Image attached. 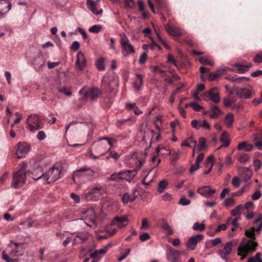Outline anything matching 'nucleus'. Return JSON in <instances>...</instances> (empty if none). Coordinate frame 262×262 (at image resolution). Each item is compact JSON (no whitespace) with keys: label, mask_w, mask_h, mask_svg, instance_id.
I'll return each mask as SVG.
<instances>
[{"label":"nucleus","mask_w":262,"mask_h":262,"mask_svg":"<svg viewBox=\"0 0 262 262\" xmlns=\"http://www.w3.org/2000/svg\"><path fill=\"white\" fill-rule=\"evenodd\" d=\"M62 166L58 163H56L45 173L43 172V170L40 167H38L35 172H37L38 174L32 177V179L34 180H38L40 179H43L47 181L48 183L54 182L60 179L62 175Z\"/></svg>","instance_id":"1"},{"label":"nucleus","mask_w":262,"mask_h":262,"mask_svg":"<svg viewBox=\"0 0 262 262\" xmlns=\"http://www.w3.org/2000/svg\"><path fill=\"white\" fill-rule=\"evenodd\" d=\"M101 138H99L94 142L89 149V153L91 158L96 159L104 156L111 148H107V144L102 142Z\"/></svg>","instance_id":"2"},{"label":"nucleus","mask_w":262,"mask_h":262,"mask_svg":"<svg viewBox=\"0 0 262 262\" xmlns=\"http://www.w3.org/2000/svg\"><path fill=\"white\" fill-rule=\"evenodd\" d=\"M27 165L23 163L21 167L13 174L12 186L14 188H18L22 186L25 183L26 176Z\"/></svg>","instance_id":"3"},{"label":"nucleus","mask_w":262,"mask_h":262,"mask_svg":"<svg viewBox=\"0 0 262 262\" xmlns=\"http://www.w3.org/2000/svg\"><path fill=\"white\" fill-rule=\"evenodd\" d=\"M257 246V243L252 240L245 239L240 244L238 248V255L242 256V259L245 258L249 252H253L255 251V248Z\"/></svg>","instance_id":"4"},{"label":"nucleus","mask_w":262,"mask_h":262,"mask_svg":"<svg viewBox=\"0 0 262 262\" xmlns=\"http://www.w3.org/2000/svg\"><path fill=\"white\" fill-rule=\"evenodd\" d=\"M26 128L31 132L39 130L43 127L44 125L41 123V118L37 114H30L28 116L26 121Z\"/></svg>","instance_id":"5"},{"label":"nucleus","mask_w":262,"mask_h":262,"mask_svg":"<svg viewBox=\"0 0 262 262\" xmlns=\"http://www.w3.org/2000/svg\"><path fill=\"white\" fill-rule=\"evenodd\" d=\"M120 42L122 47V54L124 56H127L131 54L134 53L135 50L126 34L122 33L120 35Z\"/></svg>","instance_id":"6"},{"label":"nucleus","mask_w":262,"mask_h":262,"mask_svg":"<svg viewBox=\"0 0 262 262\" xmlns=\"http://www.w3.org/2000/svg\"><path fill=\"white\" fill-rule=\"evenodd\" d=\"M79 93L86 99L90 98L94 100L100 96L101 92L98 88H83L79 91Z\"/></svg>","instance_id":"7"},{"label":"nucleus","mask_w":262,"mask_h":262,"mask_svg":"<svg viewBox=\"0 0 262 262\" xmlns=\"http://www.w3.org/2000/svg\"><path fill=\"white\" fill-rule=\"evenodd\" d=\"M103 192L102 187H93L88 192L84 193L81 197L86 201H95L103 194Z\"/></svg>","instance_id":"8"},{"label":"nucleus","mask_w":262,"mask_h":262,"mask_svg":"<svg viewBox=\"0 0 262 262\" xmlns=\"http://www.w3.org/2000/svg\"><path fill=\"white\" fill-rule=\"evenodd\" d=\"M203 96L205 100H207L206 98H209V99L214 103H218L221 101L218 89L215 87L211 89L208 92H204Z\"/></svg>","instance_id":"9"},{"label":"nucleus","mask_w":262,"mask_h":262,"mask_svg":"<svg viewBox=\"0 0 262 262\" xmlns=\"http://www.w3.org/2000/svg\"><path fill=\"white\" fill-rule=\"evenodd\" d=\"M24 244L15 243L11 241L8 245L10 249L9 254L11 256L23 255Z\"/></svg>","instance_id":"10"},{"label":"nucleus","mask_w":262,"mask_h":262,"mask_svg":"<svg viewBox=\"0 0 262 262\" xmlns=\"http://www.w3.org/2000/svg\"><path fill=\"white\" fill-rule=\"evenodd\" d=\"M233 249V243L232 241L226 242L223 249H221L217 251V254L220 257L225 260H228V256L231 253Z\"/></svg>","instance_id":"11"},{"label":"nucleus","mask_w":262,"mask_h":262,"mask_svg":"<svg viewBox=\"0 0 262 262\" xmlns=\"http://www.w3.org/2000/svg\"><path fill=\"white\" fill-rule=\"evenodd\" d=\"M140 165L136 168L133 170H127L126 171H121V176L119 177V179L125 180L130 182L136 176L137 171L140 169L141 162L139 161Z\"/></svg>","instance_id":"12"},{"label":"nucleus","mask_w":262,"mask_h":262,"mask_svg":"<svg viewBox=\"0 0 262 262\" xmlns=\"http://www.w3.org/2000/svg\"><path fill=\"white\" fill-rule=\"evenodd\" d=\"M236 94L239 99H248L255 95V92L252 89L250 90L243 88L237 89Z\"/></svg>","instance_id":"13"},{"label":"nucleus","mask_w":262,"mask_h":262,"mask_svg":"<svg viewBox=\"0 0 262 262\" xmlns=\"http://www.w3.org/2000/svg\"><path fill=\"white\" fill-rule=\"evenodd\" d=\"M203 237L204 235L202 234H198L190 237L186 244L187 248L190 250H193L198 243L203 239Z\"/></svg>","instance_id":"14"},{"label":"nucleus","mask_w":262,"mask_h":262,"mask_svg":"<svg viewBox=\"0 0 262 262\" xmlns=\"http://www.w3.org/2000/svg\"><path fill=\"white\" fill-rule=\"evenodd\" d=\"M169 250L167 254V260L171 262H180L179 259L181 256V253L179 251L174 250L170 247H168Z\"/></svg>","instance_id":"15"},{"label":"nucleus","mask_w":262,"mask_h":262,"mask_svg":"<svg viewBox=\"0 0 262 262\" xmlns=\"http://www.w3.org/2000/svg\"><path fill=\"white\" fill-rule=\"evenodd\" d=\"M76 68L79 70H83L86 66V60L83 53L80 51L76 56V60L75 62Z\"/></svg>","instance_id":"16"},{"label":"nucleus","mask_w":262,"mask_h":262,"mask_svg":"<svg viewBox=\"0 0 262 262\" xmlns=\"http://www.w3.org/2000/svg\"><path fill=\"white\" fill-rule=\"evenodd\" d=\"M197 191L204 197L210 198L216 192V189H212L209 186H203L199 187Z\"/></svg>","instance_id":"17"},{"label":"nucleus","mask_w":262,"mask_h":262,"mask_svg":"<svg viewBox=\"0 0 262 262\" xmlns=\"http://www.w3.org/2000/svg\"><path fill=\"white\" fill-rule=\"evenodd\" d=\"M30 150L29 145L26 143H18L16 155L18 158L24 157Z\"/></svg>","instance_id":"18"},{"label":"nucleus","mask_w":262,"mask_h":262,"mask_svg":"<svg viewBox=\"0 0 262 262\" xmlns=\"http://www.w3.org/2000/svg\"><path fill=\"white\" fill-rule=\"evenodd\" d=\"M128 224V220L126 216H116L112 221L113 225L117 226L120 228L126 226Z\"/></svg>","instance_id":"19"},{"label":"nucleus","mask_w":262,"mask_h":262,"mask_svg":"<svg viewBox=\"0 0 262 262\" xmlns=\"http://www.w3.org/2000/svg\"><path fill=\"white\" fill-rule=\"evenodd\" d=\"M165 28L166 32L170 35L180 36L183 35V32L180 28L174 27L169 23L165 26Z\"/></svg>","instance_id":"20"},{"label":"nucleus","mask_w":262,"mask_h":262,"mask_svg":"<svg viewBox=\"0 0 262 262\" xmlns=\"http://www.w3.org/2000/svg\"><path fill=\"white\" fill-rule=\"evenodd\" d=\"M87 6L89 10H90L94 14L99 15L102 12V10L100 9L99 10H97V3L93 0H87Z\"/></svg>","instance_id":"21"},{"label":"nucleus","mask_w":262,"mask_h":262,"mask_svg":"<svg viewBox=\"0 0 262 262\" xmlns=\"http://www.w3.org/2000/svg\"><path fill=\"white\" fill-rule=\"evenodd\" d=\"M160 222L161 228L164 231V232L168 235H172L173 231L167 221L165 219H162L161 220Z\"/></svg>","instance_id":"22"},{"label":"nucleus","mask_w":262,"mask_h":262,"mask_svg":"<svg viewBox=\"0 0 262 262\" xmlns=\"http://www.w3.org/2000/svg\"><path fill=\"white\" fill-rule=\"evenodd\" d=\"M220 140L222 142V144L217 148V149H220L222 147H228L229 145V134L227 132H224L220 138Z\"/></svg>","instance_id":"23"},{"label":"nucleus","mask_w":262,"mask_h":262,"mask_svg":"<svg viewBox=\"0 0 262 262\" xmlns=\"http://www.w3.org/2000/svg\"><path fill=\"white\" fill-rule=\"evenodd\" d=\"M210 108L211 113L210 114L209 116L212 119H216L222 114V112L217 106L211 105Z\"/></svg>","instance_id":"24"},{"label":"nucleus","mask_w":262,"mask_h":262,"mask_svg":"<svg viewBox=\"0 0 262 262\" xmlns=\"http://www.w3.org/2000/svg\"><path fill=\"white\" fill-rule=\"evenodd\" d=\"M253 145L246 141L242 142V143L238 144L237 146V150H244L245 151H250L253 149Z\"/></svg>","instance_id":"25"},{"label":"nucleus","mask_w":262,"mask_h":262,"mask_svg":"<svg viewBox=\"0 0 262 262\" xmlns=\"http://www.w3.org/2000/svg\"><path fill=\"white\" fill-rule=\"evenodd\" d=\"M233 66L237 68V71L239 73H244L247 72L249 69L252 67V64L249 63L244 65L241 63H235Z\"/></svg>","instance_id":"26"},{"label":"nucleus","mask_w":262,"mask_h":262,"mask_svg":"<svg viewBox=\"0 0 262 262\" xmlns=\"http://www.w3.org/2000/svg\"><path fill=\"white\" fill-rule=\"evenodd\" d=\"M234 121V115L232 113H228L224 118V123L227 127H231Z\"/></svg>","instance_id":"27"},{"label":"nucleus","mask_w":262,"mask_h":262,"mask_svg":"<svg viewBox=\"0 0 262 262\" xmlns=\"http://www.w3.org/2000/svg\"><path fill=\"white\" fill-rule=\"evenodd\" d=\"M106 248L96 250L90 254V257L92 259H99L106 253Z\"/></svg>","instance_id":"28"},{"label":"nucleus","mask_w":262,"mask_h":262,"mask_svg":"<svg viewBox=\"0 0 262 262\" xmlns=\"http://www.w3.org/2000/svg\"><path fill=\"white\" fill-rule=\"evenodd\" d=\"M89 235V233L85 231L79 232L76 233V239L80 243H83L88 239Z\"/></svg>","instance_id":"29"},{"label":"nucleus","mask_w":262,"mask_h":262,"mask_svg":"<svg viewBox=\"0 0 262 262\" xmlns=\"http://www.w3.org/2000/svg\"><path fill=\"white\" fill-rule=\"evenodd\" d=\"M143 84V77L141 74H136V79L134 82V88L137 90H140Z\"/></svg>","instance_id":"30"},{"label":"nucleus","mask_w":262,"mask_h":262,"mask_svg":"<svg viewBox=\"0 0 262 262\" xmlns=\"http://www.w3.org/2000/svg\"><path fill=\"white\" fill-rule=\"evenodd\" d=\"M83 213L86 214V219H89V220L93 224H95L96 223V215L95 214V211L93 209H91L86 210Z\"/></svg>","instance_id":"31"},{"label":"nucleus","mask_w":262,"mask_h":262,"mask_svg":"<svg viewBox=\"0 0 262 262\" xmlns=\"http://www.w3.org/2000/svg\"><path fill=\"white\" fill-rule=\"evenodd\" d=\"M33 63L35 66L41 67L45 64V60L42 55H37L34 59Z\"/></svg>","instance_id":"32"},{"label":"nucleus","mask_w":262,"mask_h":262,"mask_svg":"<svg viewBox=\"0 0 262 262\" xmlns=\"http://www.w3.org/2000/svg\"><path fill=\"white\" fill-rule=\"evenodd\" d=\"M135 199L136 196L134 194L133 195H130L127 192L124 193L122 197V201L125 204H127L129 202H133Z\"/></svg>","instance_id":"33"},{"label":"nucleus","mask_w":262,"mask_h":262,"mask_svg":"<svg viewBox=\"0 0 262 262\" xmlns=\"http://www.w3.org/2000/svg\"><path fill=\"white\" fill-rule=\"evenodd\" d=\"M226 224L228 226L230 224L232 225L233 227L231 229L232 231L235 230L238 228L239 226V224L238 223V218L237 217L233 220H232L231 218H229L227 221Z\"/></svg>","instance_id":"34"},{"label":"nucleus","mask_w":262,"mask_h":262,"mask_svg":"<svg viewBox=\"0 0 262 262\" xmlns=\"http://www.w3.org/2000/svg\"><path fill=\"white\" fill-rule=\"evenodd\" d=\"M192 229L194 231H203L205 229V224L204 222L201 223L195 222L192 226Z\"/></svg>","instance_id":"35"},{"label":"nucleus","mask_w":262,"mask_h":262,"mask_svg":"<svg viewBox=\"0 0 262 262\" xmlns=\"http://www.w3.org/2000/svg\"><path fill=\"white\" fill-rule=\"evenodd\" d=\"M118 86V81L117 80H113L109 82L108 84V90L111 92H114Z\"/></svg>","instance_id":"36"},{"label":"nucleus","mask_w":262,"mask_h":262,"mask_svg":"<svg viewBox=\"0 0 262 262\" xmlns=\"http://www.w3.org/2000/svg\"><path fill=\"white\" fill-rule=\"evenodd\" d=\"M235 204V200L232 198L225 199L223 205L227 208L233 207Z\"/></svg>","instance_id":"37"},{"label":"nucleus","mask_w":262,"mask_h":262,"mask_svg":"<svg viewBox=\"0 0 262 262\" xmlns=\"http://www.w3.org/2000/svg\"><path fill=\"white\" fill-rule=\"evenodd\" d=\"M168 182L166 180H163L159 182L158 187V191L161 193L163 192L164 190L167 187L168 185Z\"/></svg>","instance_id":"38"},{"label":"nucleus","mask_w":262,"mask_h":262,"mask_svg":"<svg viewBox=\"0 0 262 262\" xmlns=\"http://www.w3.org/2000/svg\"><path fill=\"white\" fill-rule=\"evenodd\" d=\"M2 258L6 262H18V259L10 257L5 251L2 252Z\"/></svg>","instance_id":"39"},{"label":"nucleus","mask_w":262,"mask_h":262,"mask_svg":"<svg viewBox=\"0 0 262 262\" xmlns=\"http://www.w3.org/2000/svg\"><path fill=\"white\" fill-rule=\"evenodd\" d=\"M244 208V206L242 204L238 205L231 211V214L233 216H236L239 214L240 211Z\"/></svg>","instance_id":"40"},{"label":"nucleus","mask_w":262,"mask_h":262,"mask_svg":"<svg viewBox=\"0 0 262 262\" xmlns=\"http://www.w3.org/2000/svg\"><path fill=\"white\" fill-rule=\"evenodd\" d=\"M255 228L252 227L250 229L245 231V235L249 238H250L252 239H255Z\"/></svg>","instance_id":"41"},{"label":"nucleus","mask_w":262,"mask_h":262,"mask_svg":"<svg viewBox=\"0 0 262 262\" xmlns=\"http://www.w3.org/2000/svg\"><path fill=\"white\" fill-rule=\"evenodd\" d=\"M199 61L204 65H210L212 66L213 65V61L209 59L206 57H201L199 58Z\"/></svg>","instance_id":"42"},{"label":"nucleus","mask_w":262,"mask_h":262,"mask_svg":"<svg viewBox=\"0 0 262 262\" xmlns=\"http://www.w3.org/2000/svg\"><path fill=\"white\" fill-rule=\"evenodd\" d=\"M259 223L258 227L255 229V231H256L258 233L262 229V214H260L257 219H256L254 222V224H256Z\"/></svg>","instance_id":"43"},{"label":"nucleus","mask_w":262,"mask_h":262,"mask_svg":"<svg viewBox=\"0 0 262 262\" xmlns=\"http://www.w3.org/2000/svg\"><path fill=\"white\" fill-rule=\"evenodd\" d=\"M199 148L200 150H202L203 149H206V140L204 137H200L199 139Z\"/></svg>","instance_id":"44"},{"label":"nucleus","mask_w":262,"mask_h":262,"mask_svg":"<svg viewBox=\"0 0 262 262\" xmlns=\"http://www.w3.org/2000/svg\"><path fill=\"white\" fill-rule=\"evenodd\" d=\"M201 127L209 130L210 129V125L206 120H200L199 129Z\"/></svg>","instance_id":"45"},{"label":"nucleus","mask_w":262,"mask_h":262,"mask_svg":"<svg viewBox=\"0 0 262 262\" xmlns=\"http://www.w3.org/2000/svg\"><path fill=\"white\" fill-rule=\"evenodd\" d=\"M101 29H102V26L101 25H94V26H92V27H91L89 28V31L92 33H97L99 32H100Z\"/></svg>","instance_id":"46"},{"label":"nucleus","mask_w":262,"mask_h":262,"mask_svg":"<svg viewBox=\"0 0 262 262\" xmlns=\"http://www.w3.org/2000/svg\"><path fill=\"white\" fill-rule=\"evenodd\" d=\"M101 139L102 140H106L107 142H105L107 144V146L108 145H110L111 147L110 148H111V147L113 146V144L116 143L117 142V140L114 138H110L107 137H104L103 138H101Z\"/></svg>","instance_id":"47"},{"label":"nucleus","mask_w":262,"mask_h":262,"mask_svg":"<svg viewBox=\"0 0 262 262\" xmlns=\"http://www.w3.org/2000/svg\"><path fill=\"white\" fill-rule=\"evenodd\" d=\"M110 151L109 156L106 157V159L113 158L117 160L120 158V155L115 150H108Z\"/></svg>","instance_id":"48"},{"label":"nucleus","mask_w":262,"mask_h":262,"mask_svg":"<svg viewBox=\"0 0 262 262\" xmlns=\"http://www.w3.org/2000/svg\"><path fill=\"white\" fill-rule=\"evenodd\" d=\"M97 68L99 71L105 70L104 61L103 59H99L97 62Z\"/></svg>","instance_id":"49"},{"label":"nucleus","mask_w":262,"mask_h":262,"mask_svg":"<svg viewBox=\"0 0 262 262\" xmlns=\"http://www.w3.org/2000/svg\"><path fill=\"white\" fill-rule=\"evenodd\" d=\"M253 166L254 167L255 171H258L261 166V162L260 160L258 159H254L253 161Z\"/></svg>","instance_id":"50"},{"label":"nucleus","mask_w":262,"mask_h":262,"mask_svg":"<svg viewBox=\"0 0 262 262\" xmlns=\"http://www.w3.org/2000/svg\"><path fill=\"white\" fill-rule=\"evenodd\" d=\"M149 228L148 221L146 218H144L142 220L141 229L147 230Z\"/></svg>","instance_id":"51"},{"label":"nucleus","mask_w":262,"mask_h":262,"mask_svg":"<svg viewBox=\"0 0 262 262\" xmlns=\"http://www.w3.org/2000/svg\"><path fill=\"white\" fill-rule=\"evenodd\" d=\"M253 61L256 63L262 62V51L255 54L253 58Z\"/></svg>","instance_id":"52"},{"label":"nucleus","mask_w":262,"mask_h":262,"mask_svg":"<svg viewBox=\"0 0 262 262\" xmlns=\"http://www.w3.org/2000/svg\"><path fill=\"white\" fill-rule=\"evenodd\" d=\"M191 107L195 112H200L204 108L203 106L194 102H191Z\"/></svg>","instance_id":"53"},{"label":"nucleus","mask_w":262,"mask_h":262,"mask_svg":"<svg viewBox=\"0 0 262 262\" xmlns=\"http://www.w3.org/2000/svg\"><path fill=\"white\" fill-rule=\"evenodd\" d=\"M147 58V54L146 53H143L140 57L139 60V63L140 64H143L146 61Z\"/></svg>","instance_id":"54"},{"label":"nucleus","mask_w":262,"mask_h":262,"mask_svg":"<svg viewBox=\"0 0 262 262\" xmlns=\"http://www.w3.org/2000/svg\"><path fill=\"white\" fill-rule=\"evenodd\" d=\"M149 69L150 71L153 73H159L160 74H163L165 72L164 71L160 69L158 67L151 66L149 67Z\"/></svg>","instance_id":"55"},{"label":"nucleus","mask_w":262,"mask_h":262,"mask_svg":"<svg viewBox=\"0 0 262 262\" xmlns=\"http://www.w3.org/2000/svg\"><path fill=\"white\" fill-rule=\"evenodd\" d=\"M235 102L232 101L230 98H225L224 99L223 103L224 105L227 107H230Z\"/></svg>","instance_id":"56"},{"label":"nucleus","mask_w":262,"mask_h":262,"mask_svg":"<svg viewBox=\"0 0 262 262\" xmlns=\"http://www.w3.org/2000/svg\"><path fill=\"white\" fill-rule=\"evenodd\" d=\"M246 191L245 187H243L241 189L232 193V196H239L242 195Z\"/></svg>","instance_id":"57"},{"label":"nucleus","mask_w":262,"mask_h":262,"mask_svg":"<svg viewBox=\"0 0 262 262\" xmlns=\"http://www.w3.org/2000/svg\"><path fill=\"white\" fill-rule=\"evenodd\" d=\"M36 138L38 140L42 141L46 138V135L43 131L40 130L37 134Z\"/></svg>","instance_id":"58"},{"label":"nucleus","mask_w":262,"mask_h":262,"mask_svg":"<svg viewBox=\"0 0 262 262\" xmlns=\"http://www.w3.org/2000/svg\"><path fill=\"white\" fill-rule=\"evenodd\" d=\"M232 184L236 188L238 187L241 184L240 179L237 177H233L231 181Z\"/></svg>","instance_id":"59"},{"label":"nucleus","mask_w":262,"mask_h":262,"mask_svg":"<svg viewBox=\"0 0 262 262\" xmlns=\"http://www.w3.org/2000/svg\"><path fill=\"white\" fill-rule=\"evenodd\" d=\"M190 203L191 201L187 199L185 197H183L179 200V204L183 206L188 205Z\"/></svg>","instance_id":"60"},{"label":"nucleus","mask_w":262,"mask_h":262,"mask_svg":"<svg viewBox=\"0 0 262 262\" xmlns=\"http://www.w3.org/2000/svg\"><path fill=\"white\" fill-rule=\"evenodd\" d=\"M230 70V68H228V67H225V68H219L217 70V73L220 76L223 75L224 74V73Z\"/></svg>","instance_id":"61"},{"label":"nucleus","mask_w":262,"mask_h":262,"mask_svg":"<svg viewBox=\"0 0 262 262\" xmlns=\"http://www.w3.org/2000/svg\"><path fill=\"white\" fill-rule=\"evenodd\" d=\"M261 195V192L259 190L256 191L251 196V198L254 201L258 200Z\"/></svg>","instance_id":"62"},{"label":"nucleus","mask_w":262,"mask_h":262,"mask_svg":"<svg viewBox=\"0 0 262 262\" xmlns=\"http://www.w3.org/2000/svg\"><path fill=\"white\" fill-rule=\"evenodd\" d=\"M58 90L60 93H63L67 96H70L72 95V93L68 91L65 87L59 88Z\"/></svg>","instance_id":"63"},{"label":"nucleus","mask_w":262,"mask_h":262,"mask_svg":"<svg viewBox=\"0 0 262 262\" xmlns=\"http://www.w3.org/2000/svg\"><path fill=\"white\" fill-rule=\"evenodd\" d=\"M214 157L212 155H211L209 157H208L206 160V165L207 166H211V167H212L214 164Z\"/></svg>","instance_id":"64"}]
</instances>
